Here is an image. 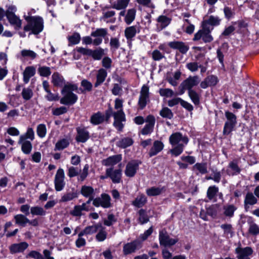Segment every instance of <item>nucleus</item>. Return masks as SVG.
Instances as JSON below:
<instances>
[{
	"mask_svg": "<svg viewBox=\"0 0 259 259\" xmlns=\"http://www.w3.org/2000/svg\"><path fill=\"white\" fill-rule=\"evenodd\" d=\"M107 76V72L105 69L101 68L98 70L96 74V81L94 84L95 87L97 88L102 84L105 80Z\"/></svg>",
	"mask_w": 259,
	"mask_h": 259,
	"instance_id": "nucleus-27",
	"label": "nucleus"
},
{
	"mask_svg": "<svg viewBox=\"0 0 259 259\" xmlns=\"http://www.w3.org/2000/svg\"><path fill=\"white\" fill-rule=\"evenodd\" d=\"M113 117L114 121L113 123L114 126L119 131H121L123 127V121L125 120V117L124 113L122 112L119 113H113Z\"/></svg>",
	"mask_w": 259,
	"mask_h": 259,
	"instance_id": "nucleus-20",
	"label": "nucleus"
},
{
	"mask_svg": "<svg viewBox=\"0 0 259 259\" xmlns=\"http://www.w3.org/2000/svg\"><path fill=\"white\" fill-rule=\"evenodd\" d=\"M240 171L237 162L234 160L229 162L226 172L229 176H234L239 174Z\"/></svg>",
	"mask_w": 259,
	"mask_h": 259,
	"instance_id": "nucleus-26",
	"label": "nucleus"
},
{
	"mask_svg": "<svg viewBox=\"0 0 259 259\" xmlns=\"http://www.w3.org/2000/svg\"><path fill=\"white\" fill-rule=\"evenodd\" d=\"M160 116L165 118L171 119L173 117V113L171 110L167 107L163 108L159 113Z\"/></svg>",
	"mask_w": 259,
	"mask_h": 259,
	"instance_id": "nucleus-58",
	"label": "nucleus"
},
{
	"mask_svg": "<svg viewBox=\"0 0 259 259\" xmlns=\"http://www.w3.org/2000/svg\"><path fill=\"white\" fill-rule=\"evenodd\" d=\"M105 120L104 114L100 112H97L93 114L91 117V122L94 124L97 125L102 123Z\"/></svg>",
	"mask_w": 259,
	"mask_h": 259,
	"instance_id": "nucleus-38",
	"label": "nucleus"
},
{
	"mask_svg": "<svg viewBox=\"0 0 259 259\" xmlns=\"http://www.w3.org/2000/svg\"><path fill=\"white\" fill-rule=\"evenodd\" d=\"M104 54V50L99 48L94 51L91 50V53L90 56H92L94 60H100Z\"/></svg>",
	"mask_w": 259,
	"mask_h": 259,
	"instance_id": "nucleus-50",
	"label": "nucleus"
},
{
	"mask_svg": "<svg viewBox=\"0 0 259 259\" xmlns=\"http://www.w3.org/2000/svg\"><path fill=\"white\" fill-rule=\"evenodd\" d=\"M164 147L163 143L160 141L157 140L154 142L153 145L149 152V155L150 157L156 155L159 153Z\"/></svg>",
	"mask_w": 259,
	"mask_h": 259,
	"instance_id": "nucleus-29",
	"label": "nucleus"
},
{
	"mask_svg": "<svg viewBox=\"0 0 259 259\" xmlns=\"http://www.w3.org/2000/svg\"><path fill=\"white\" fill-rule=\"evenodd\" d=\"M139 221L142 224H145L149 221V218L145 210L144 209H141L139 211Z\"/></svg>",
	"mask_w": 259,
	"mask_h": 259,
	"instance_id": "nucleus-62",
	"label": "nucleus"
},
{
	"mask_svg": "<svg viewBox=\"0 0 259 259\" xmlns=\"http://www.w3.org/2000/svg\"><path fill=\"white\" fill-rule=\"evenodd\" d=\"M14 219L16 224L23 227L25 226L26 224L29 222V220L22 214L15 215Z\"/></svg>",
	"mask_w": 259,
	"mask_h": 259,
	"instance_id": "nucleus-43",
	"label": "nucleus"
},
{
	"mask_svg": "<svg viewBox=\"0 0 259 259\" xmlns=\"http://www.w3.org/2000/svg\"><path fill=\"white\" fill-rule=\"evenodd\" d=\"M111 198L109 195L103 194L101 197L93 199V204L96 207L102 206L103 208H109L111 206Z\"/></svg>",
	"mask_w": 259,
	"mask_h": 259,
	"instance_id": "nucleus-9",
	"label": "nucleus"
},
{
	"mask_svg": "<svg viewBox=\"0 0 259 259\" xmlns=\"http://www.w3.org/2000/svg\"><path fill=\"white\" fill-rule=\"evenodd\" d=\"M28 246L27 243L22 242L19 243H14L9 247L10 252L12 254L23 252Z\"/></svg>",
	"mask_w": 259,
	"mask_h": 259,
	"instance_id": "nucleus-23",
	"label": "nucleus"
},
{
	"mask_svg": "<svg viewBox=\"0 0 259 259\" xmlns=\"http://www.w3.org/2000/svg\"><path fill=\"white\" fill-rule=\"evenodd\" d=\"M38 72L40 76L48 77L51 74V69L47 66H40L38 68Z\"/></svg>",
	"mask_w": 259,
	"mask_h": 259,
	"instance_id": "nucleus-59",
	"label": "nucleus"
},
{
	"mask_svg": "<svg viewBox=\"0 0 259 259\" xmlns=\"http://www.w3.org/2000/svg\"><path fill=\"white\" fill-rule=\"evenodd\" d=\"M21 139V141L26 140V139H29L31 141H33L34 139V132L32 128L28 127L25 134L22 135L19 137Z\"/></svg>",
	"mask_w": 259,
	"mask_h": 259,
	"instance_id": "nucleus-48",
	"label": "nucleus"
},
{
	"mask_svg": "<svg viewBox=\"0 0 259 259\" xmlns=\"http://www.w3.org/2000/svg\"><path fill=\"white\" fill-rule=\"evenodd\" d=\"M168 46L171 49L178 50L181 53L185 54L189 49V46L181 41H172L168 43Z\"/></svg>",
	"mask_w": 259,
	"mask_h": 259,
	"instance_id": "nucleus-15",
	"label": "nucleus"
},
{
	"mask_svg": "<svg viewBox=\"0 0 259 259\" xmlns=\"http://www.w3.org/2000/svg\"><path fill=\"white\" fill-rule=\"evenodd\" d=\"M218 82V79L217 76L214 75H210L207 76L200 83V87L203 89H206L209 86H214L217 84Z\"/></svg>",
	"mask_w": 259,
	"mask_h": 259,
	"instance_id": "nucleus-30",
	"label": "nucleus"
},
{
	"mask_svg": "<svg viewBox=\"0 0 259 259\" xmlns=\"http://www.w3.org/2000/svg\"><path fill=\"white\" fill-rule=\"evenodd\" d=\"M18 144L21 145V150L24 154H28L31 152L32 146L30 141L25 140L21 141L19 138Z\"/></svg>",
	"mask_w": 259,
	"mask_h": 259,
	"instance_id": "nucleus-35",
	"label": "nucleus"
},
{
	"mask_svg": "<svg viewBox=\"0 0 259 259\" xmlns=\"http://www.w3.org/2000/svg\"><path fill=\"white\" fill-rule=\"evenodd\" d=\"M130 0H117L113 4V8L118 10L125 9L130 2Z\"/></svg>",
	"mask_w": 259,
	"mask_h": 259,
	"instance_id": "nucleus-47",
	"label": "nucleus"
},
{
	"mask_svg": "<svg viewBox=\"0 0 259 259\" xmlns=\"http://www.w3.org/2000/svg\"><path fill=\"white\" fill-rule=\"evenodd\" d=\"M115 12L114 11H109L105 12L103 13V16L101 18V20L104 21L108 23H114L115 21V18L113 17L115 15Z\"/></svg>",
	"mask_w": 259,
	"mask_h": 259,
	"instance_id": "nucleus-40",
	"label": "nucleus"
},
{
	"mask_svg": "<svg viewBox=\"0 0 259 259\" xmlns=\"http://www.w3.org/2000/svg\"><path fill=\"white\" fill-rule=\"evenodd\" d=\"M164 191V187H152L146 190V194L149 196H154L160 195Z\"/></svg>",
	"mask_w": 259,
	"mask_h": 259,
	"instance_id": "nucleus-41",
	"label": "nucleus"
},
{
	"mask_svg": "<svg viewBox=\"0 0 259 259\" xmlns=\"http://www.w3.org/2000/svg\"><path fill=\"white\" fill-rule=\"evenodd\" d=\"M51 78V82L54 87H61L66 84L63 76L58 72H54L52 74Z\"/></svg>",
	"mask_w": 259,
	"mask_h": 259,
	"instance_id": "nucleus-25",
	"label": "nucleus"
},
{
	"mask_svg": "<svg viewBox=\"0 0 259 259\" xmlns=\"http://www.w3.org/2000/svg\"><path fill=\"white\" fill-rule=\"evenodd\" d=\"M147 202L146 197L142 194L138 195L135 200L132 203V205L137 207H141L144 206Z\"/></svg>",
	"mask_w": 259,
	"mask_h": 259,
	"instance_id": "nucleus-37",
	"label": "nucleus"
},
{
	"mask_svg": "<svg viewBox=\"0 0 259 259\" xmlns=\"http://www.w3.org/2000/svg\"><path fill=\"white\" fill-rule=\"evenodd\" d=\"M141 247V243L138 240H134L131 242L127 243L123 245V253L127 255L135 252Z\"/></svg>",
	"mask_w": 259,
	"mask_h": 259,
	"instance_id": "nucleus-14",
	"label": "nucleus"
},
{
	"mask_svg": "<svg viewBox=\"0 0 259 259\" xmlns=\"http://www.w3.org/2000/svg\"><path fill=\"white\" fill-rule=\"evenodd\" d=\"M69 144V142L67 139H62L59 140L55 145V150H62L66 148Z\"/></svg>",
	"mask_w": 259,
	"mask_h": 259,
	"instance_id": "nucleus-51",
	"label": "nucleus"
},
{
	"mask_svg": "<svg viewBox=\"0 0 259 259\" xmlns=\"http://www.w3.org/2000/svg\"><path fill=\"white\" fill-rule=\"evenodd\" d=\"M219 192V188L215 186H210L207 191V197L209 200H212L214 198L217 194Z\"/></svg>",
	"mask_w": 259,
	"mask_h": 259,
	"instance_id": "nucleus-52",
	"label": "nucleus"
},
{
	"mask_svg": "<svg viewBox=\"0 0 259 259\" xmlns=\"http://www.w3.org/2000/svg\"><path fill=\"white\" fill-rule=\"evenodd\" d=\"M36 133L38 137L44 138L47 133L46 126L44 124H39L37 126Z\"/></svg>",
	"mask_w": 259,
	"mask_h": 259,
	"instance_id": "nucleus-60",
	"label": "nucleus"
},
{
	"mask_svg": "<svg viewBox=\"0 0 259 259\" xmlns=\"http://www.w3.org/2000/svg\"><path fill=\"white\" fill-rule=\"evenodd\" d=\"M248 224V233L252 236L259 235V226L251 220L247 221Z\"/></svg>",
	"mask_w": 259,
	"mask_h": 259,
	"instance_id": "nucleus-32",
	"label": "nucleus"
},
{
	"mask_svg": "<svg viewBox=\"0 0 259 259\" xmlns=\"http://www.w3.org/2000/svg\"><path fill=\"white\" fill-rule=\"evenodd\" d=\"M225 116L227 120L224 125L223 134L224 135H228L231 133L235 126L237 123V120L236 115L229 111L225 112Z\"/></svg>",
	"mask_w": 259,
	"mask_h": 259,
	"instance_id": "nucleus-5",
	"label": "nucleus"
},
{
	"mask_svg": "<svg viewBox=\"0 0 259 259\" xmlns=\"http://www.w3.org/2000/svg\"><path fill=\"white\" fill-rule=\"evenodd\" d=\"M193 170L196 172V174H205L207 172V163L205 162L196 163L193 166Z\"/></svg>",
	"mask_w": 259,
	"mask_h": 259,
	"instance_id": "nucleus-33",
	"label": "nucleus"
},
{
	"mask_svg": "<svg viewBox=\"0 0 259 259\" xmlns=\"http://www.w3.org/2000/svg\"><path fill=\"white\" fill-rule=\"evenodd\" d=\"M30 212L32 215H45L46 211L44 208L40 206H33L30 208Z\"/></svg>",
	"mask_w": 259,
	"mask_h": 259,
	"instance_id": "nucleus-55",
	"label": "nucleus"
},
{
	"mask_svg": "<svg viewBox=\"0 0 259 259\" xmlns=\"http://www.w3.org/2000/svg\"><path fill=\"white\" fill-rule=\"evenodd\" d=\"M77 193L73 192H68L64 194L59 200L60 202H66L77 198Z\"/></svg>",
	"mask_w": 259,
	"mask_h": 259,
	"instance_id": "nucleus-46",
	"label": "nucleus"
},
{
	"mask_svg": "<svg viewBox=\"0 0 259 259\" xmlns=\"http://www.w3.org/2000/svg\"><path fill=\"white\" fill-rule=\"evenodd\" d=\"M94 192V190L91 186L84 185L81 187L80 193L85 197H89V199H90V198L93 199V194Z\"/></svg>",
	"mask_w": 259,
	"mask_h": 259,
	"instance_id": "nucleus-42",
	"label": "nucleus"
},
{
	"mask_svg": "<svg viewBox=\"0 0 259 259\" xmlns=\"http://www.w3.org/2000/svg\"><path fill=\"white\" fill-rule=\"evenodd\" d=\"M199 82V79L197 76H190L181 84V87L183 90H188L190 91L192 90V88L197 85Z\"/></svg>",
	"mask_w": 259,
	"mask_h": 259,
	"instance_id": "nucleus-13",
	"label": "nucleus"
},
{
	"mask_svg": "<svg viewBox=\"0 0 259 259\" xmlns=\"http://www.w3.org/2000/svg\"><path fill=\"white\" fill-rule=\"evenodd\" d=\"M221 19L218 16L211 15L207 19L202 21L201 24L206 27H211L210 26H217L220 25Z\"/></svg>",
	"mask_w": 259,
	"mask_h": 259,
	"instance_id": "nucleus-22",
	"label": "nucleus"
},
{
	"mask_svg": "<svg viewBox=\"0 0 259 259\" xmlns=\"http://www.w3.org/2000/svg\"><path fill=\"white\" fill-rule=\"evenodd\" d=\"M65 173L64 170L59 168L55 175L54 179L55 188L57 191H61L65 185Z\"/></svg>",
	"mask_w": 259,
	"mask_h": 259,
	"instance_id": "nucleus-8",
	"label": "nucleus"
},
{
	"mask_svg": "<svg viewBox=\"0 0 259 259\" xmlns=\"http://www.w3.org/2000/svg\"><path fill=\"white\" fill-rule=\"evenodd\" d=\"M21 94L23 99L26 101L30 100L33 96L32 90L29 88L23 89Z\"/></svg>",
	"mask_w": 259,
	"mask_h": 259,
	"instance_id": "nucleus-56",
	"label": "nucleus"
},
{
	"mask_svg": "<svg viewBox=\"0 0 259 259\" xmlns=\"http://www.w3.org/2000/svg\"><path fill=\"white\" fill-rule=\"evenodd\" d=\"M219 210V205L218 204L212 205L206 208V213L207 215L212 218L216 217Z\"/></svg>",
	"mask_w": 259,
	"mask_h": 259,
	"instance_id": "nucleus-57",
	"label": "nucleus"
},
{
	"mask_svg": "<svg viewBox=\"0 0 259 259\" xmlns=\"http://www.w3.org/2000/svg\"><path fill=\"white\" fill-rule=\"evenodd\" d=\"M77 88L75 84L69 82L66 83L61 91L63 97L60 99V103L66 105L75 104L78 100V97L72 92L77 90Z\"/></svg>",
	"mask_w": 259,
	"mask_h": 259,
	"instance_id": "nucleus-2",
	"label": "nucleus"
},
{
	"mask_svg": "<svg viewBox=\"0 0 259 259\" xmlns=\"http://www.w3.org/2000/svg\"><path fill=\"white\" fill-rule=\"evenodd\" d=\"M149 90L147 85H144L142 86L138 101V104L141 109L145 107L149 101Z\"/></svg>",
	"mask_w": 259,
	"mask_h": 259,
	"instance_id": "nucleus-10",
	"label": "nucleus"
},
{
	"mask_svg": "<svg viewBox=\"0 0 259 259\" xmlns=\"http://www.w3.org/2000/svg\"><path fill=\"white\" fill-rule=\"evenodd\" d=\"M99 232L96 236V239L98 241L102 242L104 241L107 236V232L106 231L105 228L101 225L99 227Z\"/></svg>",
	"mask_w": 259,
	"mask_h": 259,
	"instance_id": "nucleus-45",
	"label": "nucleus"
},
{
	"mask_svg": "<svg viewBox=\"0 0 259 259\" xmlns=\"http://www.w3.org/2000/svg\"><path fill=\"white\" fill-rule=\"evenodd\" d=\"M188 141L187 137L183 136L180 132L172 134L169 138V143L174 147L170 151L171 154L175 156L180 155Z\"/></svg>",
	"mask_w": 259,
	"mask_h": 259,
	"instance_id": "nucleus-1",
	"label": "nucleus"
},
{
	"mask_svg": "<svg viewBox=\"0 0 259 259\" xmlns=\"http://www.w3.org/2000/svg\"><path fill=\"white\" fill-rule=\"evenodd\" d=\"M107 34V30L106 28H98L92 31L91 35L93 37H104Z\"/></svg>",
	"mask_w": 259,
	"mask_h": 259,
	"instance_id": "nucleus-54",
	"label": "nucleus"
},
{
	"mask_svg": "<svg viewBox=\"0 0 259 259\" xmlns=\"http://www.w3.org/2000/svg\"><path fill=\"white\" fill-rule=\"evenodd\" d=\"M159 240L160 244L165 247L172 246L178 241L177 238H170L165 230L159 231Z\"/></svg>",
	"mask_w": 259,
	"mask_h": 259,
	"instance_id": "nucleus-6",
	"label": "nucleus"
},
{
	"mask_svg": "<svg viewBox=\"0 0 259 259\" xmlns=\"http://www.w3.org/2000/svg\"><path fill=\"white\" fill-rule=\"evenodd\" d=\"M133 143V141L131 138H124L117 143V145L121 148H125L131 146Z\"/></svg>",
	"mask_w": 259,
	"mask_h": 259,
	"instance_id": "nucleus-49",
	"label": "nucleus"
},
{
	"mask_svg": "<svg viewBox=\"0 0 259 259\" xmlns=\"http://www.w3.org/2000/svg\"><path fill=\"white\" fill-rule=\"evenodd\" d=\"M145 122L146 124L141 131V134L143 135H149L153 132L155 118L153 115H149L146 117Z\"/></svg>",
	"mask_w": 259,
	"mask_h": 259,
	"instance_id": "nucleus-12",
	"label": "nucleus"
},
{
	"mask_svg": "<svg viewBox=\"0 0 259 259\" xmlns=\"http://www.w3.org/2000/svg\"><path fill=\"white\" fill-rule=\"evenodd\" d=\"M136 10L135 9H131L127 10V13L125 16V22L129 25L135 19Z\"/></svg>",
	"mask_w": 259,
	"mask_h": 259,
	"instance_id": "nucleus-44",
	"label": "nucleus"
},
{
	"mask_svg": "<svg viewBox=\"0 0 259 259\" xmlns=\"http://www.w3.org/2000/svg\"><path fill=\"white\" fill-rule=\"evenodd\" d=\"M188 94L194 104L197 105L199 103V95L195 91L190 90Z\"/></svg>",
	"mask_w": 259,
	"mask_h": 259,
	"instance_id": "nucleus-61",
	"label": "nucleus"
},
{
	"mask_svg": "<svg viewBox=\"0 0 259 259\" xmlns=\"http://www.w3.org/2000/svg\"><path fill=\"white\" fill-rule=\"evenodd\" d=\"M106 174V177L110 178L113 183H119L121 181L122 172L120 169L107 168Z\"/></svg>",
	"mask_w": 259,
	"mask_h": 259,
	"instance_id": "nucleus-11",
	"label": "nucleus"
},
{
	"mask_svg": "<svg viewBox=\"0 0 259 259\" xmlns=\"http://www.w3.org/2000/svg\"><path fill=\"white\" fill-rule=\"evenodd\" d=\"M93 200L92 198H90L88 200L81 205H75L73 209L71 211L70 214L75 217H80L82 215V211H89L93 209L91 205V201Z\"/></svg>",
	"mask_w": 259,
	"mask_h": 259,
	"instance_id": "nucleus-7",
	"label": "nucleus"
},
{
	"mask_svg": "<svg viewBox=\"0 0 259 259\" xmlns=\"http://www.w3.org/2000/svg\"><path fill=\"white\" fill-rule=\"evenodd\" d=\"M139 163L136 160L128 162L125 169V175L128 177H133L139 169Z\"/></svg>",
	"mask_w": 259,
	"mask_h": 259,
	"instance_id": "nucleus-16",
	"label": "nucleus"
},
{
	"mask_svg": "<svg viewBox=\"0 0 259 259\" xmlns=\"http://www.w3.org/2000/svg\"><path fill=\"white\" fill-rule=\"evenodd\" d=\"M68 40L69 42V45L78 44L80 40V34L77 32H74L71 35L68 36Z\"/></svg>",
	"mask_w": 259,
	"mask_h": 259,
	"instance_id": "nucleus-53",
	"label": "nucleus"
},
{
	"mask_svg": "<svg viewBox=\"0 0 259 259\" xmlns=\"http://www.w3.org/2000/svg\"><path fill=\"white\" fill-rule=\"evenodd\" d=\"M21 55L24 57H28L34 59L37 56L36 53L31 50H23L21 52Z\"/></svg>",
	"mask_w": 259,
	"mask_h": 259,
	"instance_id": "nucleus-63",
	"label": "nucleus"
},
{
	"mask_svg": "<svg viewBox=\"0 0 259 259\" xmlns=\"http://www.w3.org/2000/svg\"><path fill=\"white\" fill-rule=\"evenodd\" d=\"M100 227H101V224H97L95 225L88 226L80 232V235L93 234L97 231Z\"/></svg>",
	"mask_w": 259,
	"mask_h": 259,
	"instance_id": "nucleus-34",
	"label": "nucleus"
},
{
	"mask_svg": "<svg viewBox=\"0 0 259 259\" xmlns=\"http://www.w3.org/2000/svg\"><path fill=\"white\" fill-rule=\"evenodd\" d=\"M257 199L251 192L246 194L244 199V206L246 209L249 205H252L257 203Z\"/></svg>",
	"mask_w": 259,
	"mask_h": 259,
	"instance_id": "nucleus-36",
	"label": "nucleus"
},
{
	"mask_svg": "<svg viewBox=\"0 0 259 259\" xmlns=\"http://www.w3.org/2000/svg\"><path fill=\"white\" fill-rule=\"evenodd\" d=\"M122 160V156L120 154L113 155L102 160L103 165L106 166H112L119 162Z\"/></svg>",
	"mask_w": 259,
	"mask_h": 259,
	"instance_id": "nucleus-21",
	"label": "nucleus"
},
{
	"mask_svg": "<svg viewBox=\"0 0 259 259\" xmlns=\"http://www.w3.org/2000/svg\"><path fill=\"white\" fill-rule=\"evenodd\" d=\"M11 25H13L15 29H19L22 26V21L20 18L15 14H10L6 16Z\"/></svg>",
	"mask_w": 259,
	"mask_h": 259,
	"instance_id": "nucleus-28",
	"label": "nucleus"
},
{
	"mask_svg": "<svg viewBox=\"0 0 259 259\" xmlns=\"http://www.w3.org/2000/svg\"><path fill=\"white\" fill-rule=\"evenodd\" d=\"M27 258H33V259H45L43 255L39 252L35 250L31 251L26 255Z\"/></svg>",
	"mask_w": 259,
	"mask_h": 259,
	"instance_id": "nucleus-64",
	"label": "nucleus"
},
{
	"mask_svg": "<svg viewBox=\"0 0 259 259\" xmlns=\"http://www.w3.org/2000/svg\"><path fill=\"white\" fill-rule=\"evenodd\" d=\"M77 134L75 139L77 142L84 143L90 138V133L84 127L76 128Z\"/></svg>",
	"mask_w": 259,
	"mask_h": 259,
	"instance_id": "nucleus-17",
	"label": "nucleus"
},
{
	"mask_svg": "<svg viewBox=\"0 0 259 259\" xmlns=\"http://www.w3.org/2000/svg\"><path fill=\"white\" fill-rule=\"evenodd\" d=\"M140 31V27L139 25H134L129 26L125 28L124 30V35L127 39H132L134 37L137 33Z\"/></svg>",
	"mask_w": 259,
	"mask_h": 259,
	"instance_id": "nucleus-24",
	"label": "nucleus"
},
{
	"mask_svg": "<svg viewBox=\"0 0 259 259\" xmlns=\"http://www.w3.org/2000/svg\"><path fill=\"white\" fill-rule=\"evenodd\" d=\"M213 29V27H206L201 25V29L195 34L193 40L197 41L201 39L205 43L211 42L213 40V38L211 34V32Z\"/></svg>",
	"mask_w": 259,
	"mask_h": 259,
	"instance_id": "nucleus-4",
	"label": "nucleus"
},
{
	"mask_svg": "<svg viewBox=\"0 0 259 259\" xmlns=\"http://www.w3.org/2000/svg\"><path fill=\"white\" fill-rule=\"evenodd\" d=\"M237 207L233 204H227L223 207L224 214L229 218H232Z\"/></svg>",
	"mask_w": 259,
	"mask_h": 259,
	"instance_id": "nucleus-39",
	"label": "nucleus"
},
{
	"mask_svg": "<svg viewBox=\"0 0 259 259\" xmlns=\"http://www.w3.org/2000/svg\"><path fill=\"white\" fill-rule=\"evenodd\" d=\"M35 68L32 66H28L25 68L23 73V81L25 83H27L31 77L33 76L35 73Z\"/></svg>",
	"mask_w": 259,
	"mask_h": 259,
	"instance_id": "nucleus-31",
	"label": "nucleus"
},
{
	"mask_svg": "<svg viewBox=\"0 0 259 259\" xmlns=\"http://www.w3.org/2000/svg\"><path fill=\"white\" fill-rule=\"evenodd\" d=\"M238 259H250L249 256L252 254L253 250L250 247L244 248L237 247L235 249Z\"/></svg>",
	"mask_w": 259,
	"mask_h": 259,
	"instance_id": "nucleus-18",
	"label": "nucleus"
},
{
	"mask_svg": "<svg viewBox=\"0 0 259 259\" xmlns=\"http://www.w3.org/2000/svg\"><path fill=\"white\" fill-rule=\"evenodd\" d=\"M171 19L164 15H160L157 19V30L161 31L166 27L171 22Z\"/></svg>",
	"mask_w": 259,
	"mask_h": 259,
	"instance_id": "nucleus-19",
	"label": "nucleus"
},
{
	"mask_svg": "<svg viewBox=\"0 0 259 259\" xmlns=\"http://www.w3.org/2000/svg\"><path fill=\"white\" fill-rule=\"evenodd\" d=\"M27 24L24 26L25 31H30L29 34H38L44 29V20L39 16H24Z\"/></svg>",
	"mask_w": 259,
	"mask_h": 259,
	"instance_id": "nucleus-3",
	"label": "nucleus"
}]
</instances>
